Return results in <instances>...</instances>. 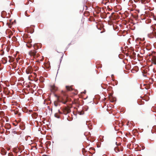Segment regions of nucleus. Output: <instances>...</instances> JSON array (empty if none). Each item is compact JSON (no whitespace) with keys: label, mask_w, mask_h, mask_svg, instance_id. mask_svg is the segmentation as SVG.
Wrapping results in <instances>:
<instances>
[{"label":"nucleus","mask_w":156,"mask_h":156,"mask_svg":"<svg viewBox=\"0 0 156 156\" xmlns=\"http://www.w3.org/2000/svg\"><path fill=\"white\" fill-rule=\"evenodd\" d=\"M35 54H36V52L34 51L33 52H31L30 53V55H33V56L34 55H35Z\"/></svg>","instance_id":"1"},{"label":"nucleus","mask_w":156,"mask_h":156,"mask_svg":"<svg viewBox=\"0 0 156 156\" xmlns=\"http://www.w3.org/2000/svg\"><path fill=\"white\" fill-rule=\"evenodd\" d=\"M52 89H53L54 90H56V89L55 88V87L54 86H52Z\"/></svg>","instance_id":"2"},{"label":"nucleus","mask_w":156,"mask_h":156,"mask_svg":"<svg viewBox=\"0 0 156 156\" xmlns=\"http://www.w3.org/2000/svg\"><path fill=\"white\" fill-rule=\"evenodd\" d=\"M10 23L13 24V23H11V21H10Z\"/></svg>","instance_id":"3"}]
</instances>
